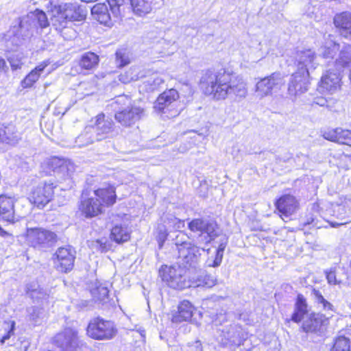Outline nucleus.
<instances>
[{
  "label": "nucleus",
  "mask_w": 351,
  "mask_h": 351,
  "mask_svg": "<svg viewBox=\"0 0 351 351\" xmlns=\"http://www.w3.org/2000/svg\"><path fill=\"white\" fill-rule=\"evenodd\" d=\"M0 236L4 237V238H9L10 240H13V237L11 234L4 230L1 226H0Z\"/></svg>",
  "instance_id": "obj_58"
},
{
  "label": "nucleus",
  "mask_w": 351,
  "mask_h": 351,
  "mask_svg": "<svg viewBox=\"0 0 351 351\" xmlns=\"http://www.w3.org/2000/svg\"><path fill=\"white\" fill-rule=\"evenodd\" d=\"M104 207L99 199L91 197L82 199L80 208L86 217H92L101 213Z\"/></svg>",
  "instance_id": "obj_25"
},
{
  "label": "nucleus",
  "mask_w": 351,
  "mask_h": 351,
  "mask_svg": "<svg viewBox=\"0 0 351 351\" xmlns=\"http://www.w3.org/2000/svg\"><path fill=\"white\" fill-rule=\"evenodd\" d=\"M189 346L190 348V350L196 351V347L194 346V342L189 343Z\"/></svg>",
  "instance_id": "obj_62"
},
{
  "label": "nucleus",
  "mask_w": 351,
  "mask_h": 351,
  "mask_svg": "<svg viewBox=\"0 0 351 351\" xmlns=\"http://www.w3.org/2000/svg\"><path fill=\"white\" fill-rule=\"evenodd\" d=\"M49 25L46 14L40 10H36L22 16L19 23V34L22 37L32 35L39 27L45 28Z\"/></svg>",
  "instance_id": "obj_8"
},
{
  "label": "nucleus",
  "mask_w": 351,
  "mask_h": 351,
  "mask_svg": "<svg viewBox=\"0 0 351 351\" xmlns=\"http://www.w3.org/2000/svg\"><path fill=\"white\" fill-rule=\"evenodd\" d=\"M309 76H304L303 73L295 71L291 77L289 84L288 92L289 95L297 96L305 93L308 90Z\"/></svg>",
  "instance_id": "obj_21"
},
{
  "label": "nucleus",
  "mask_w": 351,
  "mask_h": 351,
  "mask_svg": "<svg viewBox=\"0 0 351 351\" xmlns=\"http://www.w3.org/2000/svg\"><path fill=\"white\" fill-rule=\"evenodd\" d=\"M116 62L119 67H123L130 62V53L127 49H119L116 52Z\"/></svg>",
  "instance_id": "obj_47"
},
{
  "label": "nucleus",
  "mask_w": 351,
  "mask_h": 351,
  "mask_svg": "<svg viewBox=\"0 0 351 351\" xmlns=\"http://www.w3.org/2000/svg\"><path fill=\"white\" fill-rule=\"evenodd\" d=\"M75 255L71 247H59L54 258L57 269L62 272L71 271L74 265Z\"/></svg>",
  "instance_id": "obj_17"
},
{
  "label": "nucleus",
  "mask_w": 351,
  "mask_h": 351,
  "mask_svg": "<svg viewBox=\"0 0 351 351\" xmlns=\"http://www.w3.org/2000/svg\"><path fill=\"white\" fill-rule=\"evenodd\" d=\"M94 195L96 198L101 202L104 206H111L116 202L115 189L114 186L110 185L95 190Z\"/></svg>",
  "instance_id": "obj_31"
},
{
  "label": "nucleus",
  "mask_w": 351,
  "mask_h": 351,
  "mask_svg": "<svg viewBox=\"0 0 351 351\" xmlns=\"http://www.w3.org/2000/svg\"><path fill=\"white\" fill-rule=\"evenodd\" d=\"M200 87L204 93L215 100H223L228 96L245 98L247 93L246 84L225 69L217 72L206 71L201 77Z\"/></svg>",
  "instance_id": "obj_1"
},
{
  "label": "nucleus",
  "mask_w": 351,
  "mask_h": 351,
  "mask_svg": "<svg viewBox=\"0 0 351 351\" xmlns=\"http://www.w3.org/2000/svg\"><path fill=\"white\" fill-rule=\"evenodd\" d=\"M10 130L8 128H5V130H3V134L0 132V141L8 144H14L19 140V136L17 134H10Z\"/></svg>",
  "instance_id": "obj_50"
},
{
  "label": "nucleus",
  "mask_w": 351,
  "mask_h": 351,
  "mask_svg": "<svg viewBox=\"0 0 351 351\" xmlns=\"http://www.w3.org/2000/svg\"><path fill=\"white\" fill-rule=\"evenodd\" d=\"M179 97L177 90L174 88L167 90L158 97L154 108L159 112L167 114V118L175 117L182 110L178 101Z\"/></svg>",
  "instance_id": "obj_6"
},
{
  "label": "nucleus",
  "mask_w": 351,
  "mask_h": 351,
  "mask_svg": "<svg viewBox=\"0 0 351 351\" xmlns=\"http://www.w3.org/2000/svg\"><path fill=\"white\" fill-rule=\"evenodd\" d=\"M87 335L96 340H110L113 339L117 328L115 324L100 317L90 319L86 328Z\"/></svg>",
  "instance_id": "obj_7"
},
{
  "label": "nucleus",
  "mask_w": 351,
  "mask_h": 351,
  "mask_svg": "<svg viewBox=\"0 0 351 351\" xmlns=\"http://www.w3.org/2000/svg\"><path fill=\"white\" fill-rule=\"evenodd\" d=\"M332 206L333 215L340 220L339 222L332 223V226L344 225L351 221V213L348 212V199L341 204H333Z\"/></svg>",
  "instance_id": "obj_27"
},
{
  "label": "nucleus",
  "mask_w": 351,
  "mask_h": 351,
  "mask_svg": "<svg viewBox=\"0 0 351 351\" xmlns=\"http://www.w3.org/2000/svg\"><path fill=\"white\" fill-rule=\"evenodd\" d=\"M134 13L139 16L148 14L152 10L151 0H129Z\"/></svg>",
  "instance_id": "obj_37"
},
{
  "label": "nucleus",
  "mask_w": 351,
  "mask_h": 351,
  "mask_svg": "<svg viewBox=\"0 0 351 351\" xmlns=\"http://www.w3.org/2000/svg\"><path fill=\"white\" fill-rule=\"evenodd\" d=\"M328 323V319L319 313H311L303 322L302 328L306 333L322 332L325 326Z\"/></svg>",
  "instance_id": "obj_18"
},
{
  "label": "nucleus",
  "mask_w": 351,
  "mask_h": 351,
  "mask_svg": "<svg viewBox=\"0 0 351 351\" xmlns=\"http://www.w3.org/2000/svg\"><path fill=\"white\" fill-rule=\"evenodd\" d=\"M38 291H37L36 295L41 296L40 300H42V299L45 298V296L47 295V293L43 289H41L40 287H39Z\"/></svg>",
  "instance_id": "obj_60"
},
{
  "label": "nucleus",
  "mask_w": 351,
  "mask_h": 351,
  "mask_svg": "<svg viewBox=\"0 0 351 351\" xmlns=\"http://www.w3.org/2000/svg\"><path fill=\"white\" fill-rule=\"evenodd\" d=\"M216 279L210 276L205 274L204 271L200 272L197 279L191 281V287H212L215 285Z\"/></svg>",
  "instance_id": "obj_40"
},
{
  "label": "nucleus",
  "mask_w": 351,
  "mask_h": 351,
  "mask_svg": "<svg viewBox=\"0 0 351 351\" xmlns=\"http://www.w3.org/2000/svg\"><path fill=\"white\" fill-rule=\"evenodd\" d=\"M51 164L54 167V173L60 183H66L65 186H59L61 190H66L73 186L72 175L75 171V165L72 161L66 159L53 158ZM58 184L49 180L41 182L34 186L29 195V202L39 208H44L53 198L54 190Z\"/></svg>",
  "instance_id": "obj_2"
},
{
  "label": "nucleus",
  "mask_w": 351,
  "mask_h": 351,
  "mask_svg": "<svg viewBox=\"0 0 351 351\" xmlns=\"http://www.w3.org/2000/svg\"><path fill=\"white\" fill-rule=\"evenodd\" d=\"M166 218L167 220L163 219V221L169 228H172L175 230H179L184 226V221L176 218L173 215H167Z\"/></svg>",
  "instance_id": "obj_48"
},
{
  "label": "nucleus",
  "mask_w": 351,
  "mask_h": 351,
  "mask_svg": "<svg viewBox=\"0 0 351 351\" xmlns=\"http://www.w3.org/2000/svg\"><path fill=\"white\" fill-rule=\"evenodd\" d=\"M351 64V46L345 45L339 51L338 58L335 60V66L337 71L348 66Z\"/></svg>",
  "instance_id": "obj_34"
},
{
  "label": "nucleus",
  "mask_w": 351,
  "mask_h": 351,
  "mask_svg": "<svg viewBox=\"0 0 351 351\" xmlns=\"http://www.w3.org/2000/svg\"><path fill=\"white\" fill-rule=\"evenodd\" d=\"M40 286L36 283L32 282L27 285L26 286V293L27 294L34 300L38 301L41 296L36 295V293Z\"/></svg>",
  "instance_id": "obj_51"
},
{
  "label": "nucleus",
  "mask_w": 351,
  "mask_h": 351,
  "mask_svg": "<svg viewBox=\"0 0 351 351\" xmlns=\"http://www.w3.org/2000/svg\"><path fill=\"white\" fill-rule=\"evenodd\" d=\"M312 295L313 297V299L315 300V302L318 304L321 305L322 307V309L326 311H334V306L333 305L328 302L324 296L322 295L321 292L318 290H316L315 289L312 291Z\"/></svg>",
  "instance_id": "obj_42"
},
{
  "label": "nucleus",
  "mask_w": 351,
  "mask_h": 351,
  "mask_svg": "<svg viewBox=\"0 0 351 351\" xmlns=\"http://www.w3.org/2000/svg\"><path fill=\"white\" fill-rule=\"evenodd\" d=\"M285 84L283 77L280 73H273L271 75L259 80L256 85V96L263 98L271 95L280 89Z\"/></svg>",
  "instance_id": "obj_14"
},
{
  "label": "nucleus",
  "mask_w": 351,
  "mask_h": 351,
  "mask_svg": "<svg viewBox=\"0 0 351 351\" xmlns=\"http://www.w3.org/2000/svg\"><path fill=\"white\" fill-rule=\"evenodd\" d=\"M309 311L306 299L303 295L298 294L295 300L291 320L295 323H300L308 315Z\"/></svg>",
  "instance_id": "obj_26"
},
{
  "label": "nucleus",
  "mask_w": 351,
  "mask_h": 351,
  "mask_svg": "<svg viewBox=\"0 0 351 351\" xmlns=\"http://www.w3.org/2000/svg\"><path fill=\"white\" fill-rule=\"evenodd\" d=\"M90 122L92 124L89 125L93 127L94 134L99 141L105 139L113 131L112 120L103 113L97 115Z\"/></svg>",
  "instance_id": "obj_16"
},
{
  "label": "nucleus",
  "mask_w": 351,
  "mask_h": 351,
  "mask_svg": "<svg viewBox=\"0 0 351 351\" xmlns=\"http://www.w3.org/2000/svg\"><path fill=\"white\" fill-rule=\"evenodd\" d=\"M226 245L227 239L223 237L217 249L215 250V254L209 256L206 260V265L207 267H217L221 265Z\"/></svg>",
  "instance_id": "obj_33"
},
{
  "label": "nucleus",
  "mask_w": 351,
  "mask_h": 351,
  "mask_svg": "<svg viewBox=\"0 0 351 351\" xmlns=\"http://www.w3.org/2000/svg\"><path fill=\"white\" fill-rule=\"evenodd\" d=\"M204 249L191 243H184L180 245L177 263L186 271L196 270L200 262L201 252Z\"/></svg>",
  "instance_id": "obj_9"
},
{
  "label": "nucleus",
  "mask_w": 351,
  "mask_h": 351,
  "mask_svg": "<svg viewBox=\"0 0 351 351\" xmlns=\"http://www.w3.org/2000/svg\"><path fill=\"white\" fill-rule=\"evenodd\" d=\"M125 0H107L111 13L115 19H119L123 8Z\"/></svg>",
  "instance_id": "obj_45"
},
{
  "label": "nucleus",
  "mask_w": 351,
  "mask_h": 351,
  "mask_svg": "<svg viewBox=\"0 0 351 351\" xmlns=\"http://www.w3.org/2000/svg\"><path fill=\"white\" fill-rule=\"evenodd\" d=\"M295 63L296 71L303 73L304 76H310L311 73L319 64L315 51L310 49L298 51Z\"/></svg>",
  "instance_id": "obj_12"
},
{
  "label": "nucleus",
  "mask_w": 351,
  "mask_h": 351,
  "mask_svg": "<svg viewBox=\"0 0 351 351\" xmlns=\"http://www.w3.org/2000/svg\"><path fill=\"white\" fill-rule=\"evenodd\" d=\"M314 103L320 106H326L327 108H329L330 106L328 104L329 101L327 99L324 97H317L314 100Z\"/></svg>",
  "instance_id": "obj_56"
},
{
  "label": "nucleus",
  "mask_w": 351,
  "mask_h": 351,
  "mask_svg": "<svg viewBox=\"0 0 351 351\" xmlns=\"http://www.w3.org/2000/svg\"><path fill=\"white\" fill-rule=\"evenodd\" d=\"M6 69L7 65L5 60L3 58L0 57V73L5 71Z\"/></svg>",
  "instance_id": "obj_59"
},
{
  "label": "nucleus",
  "mask_w": 351,
  "mask_h": 351,
  "mask_svg": "<svg viewBox=\"0 0 351 351\" xmlns=\"http://www.w3.org/2000/svg\"><path fill=\"white\" fill-rule=\"evenodd\" d=\"M276 206L281 213L282 219L285 220L283 217H288L296 211L298 207V203L294 196L285 195L277 200Z\"/></svg>",
  "instance_id": "obj_22"
},
{
  "label": "nucleus",
  "mask_w": 351,
  "mask_h": 351,
  "mask_svg": "<svg viewBox=\"0 0 351 351\" xmlns=\"http://www.w3.org/2000/svg\"><path fill=\"white\" fill-rule=\"evenodd\" d=\"M8 60L13 70H16L21 68L22 63L20 61L14 62L11 58Z\"/></svg>",
  "instance_id": "obj_57"
},
{
  "label": "nucleus",
  "mask_w": 351,
  "mask_h": 351,
  "mask_svg": "<svg viewBox=\"0 0 351 351\" xmlns=\"http://www.w3.org/2000/svg\"><path fill=\"white\" fill-rule=\"evenodd\" d=\"M27 242L34 247L46 250L53 246L57 241V235L44 228H27L26 232Z\"/></svg>",
  "instance_id": "obj_11"
},
{
  "label": "nucleus",
  "mask_w": 351,
  "mask_h": 351,
  "mask_svg": "<svg viewBox=\"0 0 351 351\" xmlns=\"http://www.w3.org/2000/svg\"><path fill=\"white\" fill-rule=\"evenodd\" d=\"M326 278L329 284L331 285H336L337 284V279H336V274L335 272L330 269L328 271L326 272Z\"/></svg>",
  "instance_id": "obj_54"
},
{
  "label": "nucleus",
  "mask_w": 351,
  "mask_h": 351,
  "mask_svg": "<svg viewBox=\"0 0 351 351\" xmlns=\"http://www.w3.org/2000/svg\"><path fill=\"white\" fill-rule=\"evenodd\" d=\"M189 229L193 232H199L197 242L199 243H209L217 236V223L214 220L198 218L191 221L188 224Z\"/></svg>",
  "instance_id": "obj_10"
},
{
  "label": "nucleus",
  "mask_w": 351,
  "mask_h": 351,
  "mask_svg": "<svg viewBox=\"0 0 351 351\" xmlns=\"http://www.w3.org/2000/svg\"><path fill=\"white\" fill-rule=\"evenodd\" d=\"M141 77H143V75H140L138 69L130 68L125 73L119 75V80L124 84H127L132 81H136Z\"/></svg>",
  "instance_id": "obj_43"
},
{
  "label": "nucleus",
  "mask_w": 351,
  "mask_h": 351,
  "mask_svg": "<svg viewBox=\"0 0 351 351\" xmlns=\"http://www.w3.org/2000/svg\"><path fill=\"white\" fill-rule=\"evenodd\" d=\"M7 326L5 328L7 330L6 333L1 336L0 341L3 344L6 340L9 339L12 335H14V331L15 329V322L12 321L8 323H5Z\"/></svg>",
  "instance_id": "obj_52"
},
{
  "label": "nucleus",
  "mask_w": 351,
  "mask_h": 351,
  "mask_svg": "<svg viewBox=\"0 0 351 351\" xmlns=\"http://www.w3.org/2000/svg\"><path fill=\"white\" fill-rule=\"evenodd\" d=\"M163 83L164 80L158 73H153L145 78L141 85V88L147 92H152L157 90Z\"/></svg>",
  "instance_id": "obj_35"
},
{
  "label": "nucleus",
  "mask_w": 351,
  "mask_h": 351,
  "mask_svg": "<svg viewBox=\"0 0 351 351\" xmlns=\"http://www.w3.org/2000/svg\"><path fill=\"white\" fill-rule=\"evenodd\" d=\"M162 237H163L164 238H165V237H167V232H166V230H165L164 233H162Z\"/></svg>",
  "instance_id": "obj_63"
},
{
  "label": "nucleus",
  "mask_w": 351,
  "mask_h": 351,
  "mask_svg": "<svg viewBox=\"0 0 351 351\" xmlns=\"http://www.w3.org/2000/svg\"><path fill=\"white\" fill-rule=\"evenodd\" d=\"M51 22L58 28H63L67 21H82L86 18V12L75 3H64L55 8Z\"/></svg>",
  "instance_id": "obj_4"
},
{
  "label": "nucleus",
  "mask_w": 351,
  "mask_h": 351,
  "mask_svg": "<svg viewBox=\"0 0 351 351\" xmlns=\"http://www.w3.org/2000/svg\"><path fill=\"white\" fill-rule=\"evenodd\" d=\"M50 64L49 60H44L32 70L22 80L21 86L24 88L32 87L39 79L45 69Z\"/></svg>",
  "instance_id": "obj_30"
},
{
  "label": "nucleus",
  "mask_w": 351,
  "mask_h": 351,
  "mask_svg": "<svg viewBox=\"0 0 351 351\" xmlns=\"http://www.w3.org/2000/svg\"><path fill=\"white\" fill-rule=\"evenodd\" d=\"M339 71L332 72L330 69L323 74L318 86V90L322 93L332 94L340 87Z\"/></svg>",
  "instance_id": "obj_19"
},
{
  "label": "nucleus",
  "mask_w": 351,
  "mask_h": 351,
  "mask_svg": "<svg viewBox=\"0 0 351 351\" xmlns=\"http://www.w3.org/2000/svg\"><path fill=\"white\" fill-rule=\"evenodd\" d=\"M53 343L63 351H79L82 342L77 337V332L71 328H65L58 333L53 339Z\"/></svg>",
  "instance_id": "obj_13"
},
{
  "label": "nucleus",
  "mask_w": 351,
  "mask_h": 351,
  "mask_svg": "<svg viewBox=\"0 0 351 351\" xmlns=\"http://www.w3.org/2000/svg\"><path fill=\"white\" fill-rule=\"evenodd\" d=\"M130 238V232L125 226L116 225L111 230L110 239L117 243L126 242Z\"/></svg>",
  "instance_id": "obj_36"
},
{
  "label": "nucleus",
  "mask_w": 351,
  "mask_h": 351,
  "mask_svg": "<svg viewBox=\"0 0 351 351\" xmlns=\"http://www.w3.org/2000/svg\"><path fill=\"white\" fill-rule=\"evenodd\" d=\"M186 272L187 271L177 263L171 266H162L159 270L162 280L169 287L176 289L191 287V280H187Z\"/></svg>",
  "instance_id": "obj_5"
},
{
  "label": "nucleus",
  "mask_w": 351,
  "mask_h": 351,
  "mask_svg": "<svg viewBox=\"0 0 351 351\" xmlns=\"http://www.w3.org/2000/svg\"><path fill=\"white\" fill-rule=\"evenodd\" d=\"M114 103L121 107L114 114L115 120L122 126L131 127L146 116L145 108L136 102H131L128 96L119 95Z\"/></svg>",
  "instance_id": "obj_3"
},
{
  "label": "nucleus",
  "mask_w": 351,
  "mask_h": 351,
  "mask_svg": "<svg viewBox=\"0 0 351 351\" xmlns=\"http://www.w3.org/2000/svg\"><path fill=\"white\" fill-rule=\"evenodd\" d=\"M247 337V334L237 324L226 326L221 330L219 341L223 346H240Z\"/></svg>",
  "instance_id": "obj_15"
},
{
  "label": "nucleus",
  "mask_w": 351,
  "mask_h": 351,
  "mask_svg": "<svg viewBox=\"0 0 351 351\" xmlns=\"http://www.w3.org/2000/svg\"><path fill=\"white\" fill-rule=\"evenodd\" d=\"M0 217L7 222H14V199L6 196H0Z\"/></svg>",
  "instance_id": "obj_29"
},
{
  "label": "nucleus",
  "mask_w": 351,
  "mask_h": 351,
  "mask_svg": "<svg viewBox=\"0 0 351 351\" xmlns=\"http://www.w3.org/2000/svg\"><path fill=\"white\" fill-rule=\"evenodd\" d=\"M330 351H350L349 339L345 337L337 338Z\"/></svg>",
  "instance_id": "obj_46"
},
{
  "label": "nucleus",
  "mask_w": 351,
  "mask_h": 351,
  "mask_svg": "<svg viewBox=\"0 0 351 351\" xmlns=\"http://www.w3.org/2000/svg\"><path fill=\"white\" fill-rule=\"evenodd\" d=\"M108 5L103 3H97L91 8V14L95 20L107 27H111L113 25L112 16H111Z\"/></svg>",
  "instance_id": "obj_24"
},
{
  "label": "nucleus",
  "mask_w": 351,
  "mask_h": 351,
  "mask_svg": "<svg viewBox=\"0 0 351 351\" xmlns=\"http://www.w3.org/2000/svg\"><path fill=\"white\" fill-rule=\"evenodd\" d=\"M99 62V56L93 52L84 53L80 59V65L85 69H92L95 68Z\"/></svg>",
  "instance_id": "obj_41"
},
{
  "label": "nucleus",
  "mask_w": 351,
  "mask_h": 351,
  "mask_svg": "<svg viewBox=\"0 0 351 351\" xmlns=\"http://www.w3.org/2000/svg\"><path fill=\"white\" fill-rule=\"evenodd\" d=\"M264 57V53H261V55L258 56V57L256 58H249V59H250L252 61H257L258 60H261V58H263Z\"/></svg>",
  "instance_id": "obj_61"
},
{
  "label": "nucleus",
  "mask_w": 351,
  "mask_h": 351,
  "mask_svg": "<svg viewBox=\"0 0 351 351\" xmlns=\"http://www.w3.org/2000/svg\"><path fill=\"white\" fill-rule=\"evenodd\" d=\"M88 247L93 252H106L112 248V243L106 238L88 241Z\"/></svg>",
  "instance_id": "obj_39"
},
{
  "label": "nucleus",
  "mask_w": 351,
  "mask_h": 351,
  "mask_svg": "<svg viewBox=\"0 0 351 351\" xmlns=\"http://www.w3.org/2000/svg\"><path fill=\"white\" fill-rule=\"evenodd\" d=\"M323 137L328 141L351 147V130L337 128L328 129L322 133Z\"/></svg>",
  "instance_id": "obj_20"
},
{
  "label": "nucleus",
  "mask_w": 351,
  "mask_h": 351,
  "mask_svg": "<svg viewBox=\"0 0 351 351\" xmlns=\"http://www.w3.org/2000/svg\"><path fill=\"white\" fill-rule=\"evenodd\" d=\"M177 311L172 313L171 321L174 323L189 321L195 311L191 302L184 300L178 306Z\"/></svg>",
  "instance_id": "obj_23"
},
{
  "label": "nucleus",
  "mask_w": 351,
  "mask_h": 351,
  "mask_svg": "<svg viewBox=\"0 0 351 351\" xmlns=\"http://www.w3.org/2000/svg\"><path fill=\"white\" fill-rule=\"evenodd\" d=\"M108 289L106 287L99 285L93 289L91 293L93 298L98 301L104 302L108 298Z\"/></svg>",
  "instance_id": "obj_49"
},
{
  "label": "nucleus",
  "mask_w": 351,
  "mask_h": 351,
  "mask_svg": "<svg viewBox=\"0 0 351 351\" xmlns=\"http://www.w3.org/2000/svg\"><path fill=\"white\" fill-rule=\"evenodd\" d=\"M30 319L34 322L35 324H38L40 315V309L36 307H31L29 309Z\"/></svg>",
  "instance_id": "obj_53"
},
{
  "label": "nucleus",
  "mask_w": 351,
  "mask_h": 351,
  "mask_svg": "<svg viewBox=\"0 0 351 351\" xmlns=\"http://www.w3.org/2000/svg\"><path fill=\"white\" fill-rule=\"evenodd\" d=\"M348 206H351V199H348Z\"/></svg>",
  "instance_id": "obj_64"
},
{
  "label": "nucleus",
  "mask_w": 351,
  "mask_h": 351,
  "mask_svg": "<svg viewBox=\"0 0 351 351\" xmlns=\"http://www.w3.org/2000/svg\"><path fill=\"white\" fill-rule=\"evenodd\" d=\"M141 77H143V75H140L138 69L130 68L125 73L119 75V80L124 84H127L132 81H136Z\"/></svg>",
  "instance_id": "obj_44"
},
{
  "label": "nucleus",
  "mask_w": 351,
  "mask_h": 351,
  "mask_svg": "<svg viewBox=\"0 0 351 351\" xmlns=\"http://www.w3.org/2000/svg\"><path fill=\"white\" fill-rule=\"evenodd\" d=\"M335 26L340 29L341 34L348 38L351 36V13L343 12L334 18Z\"/></svg>",
  "instance_id": "obj_28"
},
{
  "label": "nucleus",
  "mask_w": 351,
  "mask_h": 351,
  "mask_svg": "<svg viewBox=\"0 0 351 351\" xmlns=\"http://www.w3.org/2000/svg\"><path fill=\"white\" fill-rule=\"evenodd\" d=\"M95 141H99L95 134L92 126L87 125L84 131L76 138V146L79 147L87 146Z\"/></svg>",
  "instance_id": "obj_32"
},
{
  "label": "nucleus",
  "mask_w": 351,
  "mask_h": 351,
  "mask_svg": "<svg viewBox=\"0 0 351 351\" xmlns=\"http://www.w3.org/2000/svg\"><path fill=\"white\" fill-rule=\"evenodd\" d=\"M328 38L326 40L324 45L320 48L319 52L324 58H333L337 51L339 49V45L335 40L331 39V36L328 35Z\"/></svg>",
  "instance_id": "obj_38"
},
{
  "label": "nucleus",
  "mask_w": 351,
  "mask_h": 351,
  "mask_svg": "<svg viewBox=\"0 0 351 351\" xmlns=\"http://www.w3.org/2000/svg\"><path fill=\"white\" fill-rule=\"evenodd\" d=\"M183 237H184V234L182 232H180L179 234L176 236L175 239V244L177 247L178 252H179V247L180 244L185 243H190L189 241H186L183 240Z\"/></svg>",
  "instance_id": "obj_55"
}]
</instances>
